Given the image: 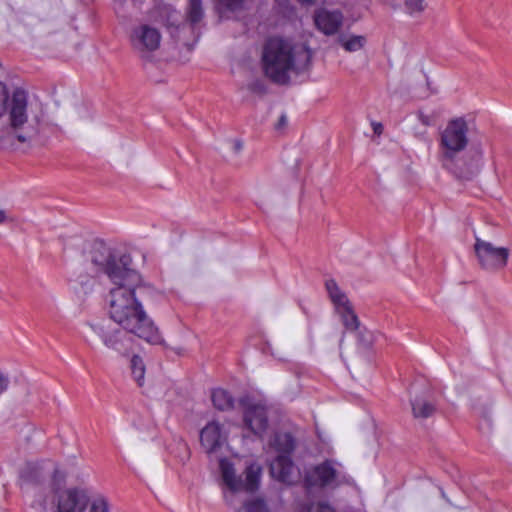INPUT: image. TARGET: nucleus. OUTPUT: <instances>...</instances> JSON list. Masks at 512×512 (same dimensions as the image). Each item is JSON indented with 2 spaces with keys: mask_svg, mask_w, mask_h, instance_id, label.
I'll use <instances>...</instances> for the list:
<instances>
[{
  "mask_svg": "<svg viewBox=\"0 0 512 512\" xmlns=\"http://www.w3.org/2000/svg\"><path fill=\"white\" fill-rule=\"evenodd\" d=\"M108 298V314L111 320L124 330L151 344H161L158 328L147 315L142 303L136 298V290L142 285L137 271L126 272L119 282H112Z\"/></svg>",
  "mask_w": 512,
  "mask_h": 512,
  "instance_id": "f257e3e1",
  "label": "nucleus"
},
{
  "mask_svg": "<svg viewBox=\"0 0 512 512\" xmlns=\"http://www.w3.org/2000/svg\"><path fill=\"white\" fill-rule=\"evenodd\" d=\"M311 51L304 46H294L283 38H270L262 51V67L265 75L275 83L286 84L292 71L308 67Z\"/></svg>",
  "mask_w": 512,
  "mask_h": 512,
  "instance_id": "f03ea898",
  "label": "nucleus"
},
{
  "mask_svg": "<svg viewBox=\"0 0 512 512\" xmlns=\"http://www.w3.org/2000/svg\"><path fill=\"white\" fill-rule=\"evenodd\" d=\"M65 470L51 459L29 461L20 471L21 486L34 490L26 512H47L49 495L66 483Z\"/></svg>",
  "mask_w": 512,
  "mask_h": 512,
  "instance_id": "7ed1b4c3",
  "label": "nucleus"
},
{
  "mask_svg": "<svg viewBox=\"0 0 512 512\" xmlns=\"http://www.w3.org/2000/svg\"><path fill=\"white\" fill-rule=\"evenodd\" d=\"M87 261L93 266L95 274L104 273L111 282H119L126 272H134L128 267L129 258H115L111 249L103 242H94L88 252Z\"/></svg>",
  "mask_w": 512,
  "mask_h": 512,
  "instance_id": "20e7f679",
  "label": "nucleus"
},
{
  "mask_svg": "<svg viewBox=\"0 0 512 512\" xmlns=\"http://www.w3.org/2000/svg\"><path fill=\"white\" fill-rule=\"evenodd\" d=\"M467 124L464 119L450 121L441 133L440 147L445 167L453 169V160L468 143Z\"/></svg>",
  "mask_w": 512,
  "mask_h": 512,
  "instance_id": "39448f33",
  "label": "nucleus"
},
{
  "mask_svg": "<svg viewBox=\"0 0 512 512\" xmlns=\"http://www.w3.org/2000/svg\"><path fill=\"white\" fill-rule=\"evenodd\" d=\"M89 503V489L83 486H62L49 495V508L55 512H85Z\"/></svg>",
  "mask_w": 512,
  "mask_h": 512,
  "instance_id": "423d86ee",
  "label": "nucleus"
},
{
  "mask_svg": "<svg viewBox=\"0 0 512 512\" xmlns=\"http://www.w3.org/2000/svg\"><path fill=\"white\" fill-rule=\"evenodd\" d=\"M346 482L343 467L336 461L327 460L307 470L305 483L309 487H335Z\"/></svg>",
  "mask_w": 512,
  "mask_h": 512,
  "instance_id": "0eeeda50",
  "label": "nucleus"
},
{
  "mask_svg": "<svg viewBox=\"0 0 512 512\" xmlns=\"http://www.w3.org/2000/svg\"><path fill=\"white\" fill-rule=\"evenodd\" d=\"M474 251L479 265L487 271L503 269L510 255L508 248L495 246L479 237H475Z\"/></svg>",
  "mask_w": 512,
  "mask_h": 512,
  "instance_id": "6e6552de",
  "label": "nucleus"
},
{
  "mask_svg": "<svg viewBox=\"0 0 512 512\" xmlns=\"http://www.w3.org/2000/svg\"><path fill=\"white\" fill-rule=\"evenodd\" d=\"M26 107V94L20 90L15 91L12 97L10 123L20 142H26L37 134V130L34 126L25 125L27 122Z\"/></svg>",
  "mask_w": 512,
  "mask_h": 512,
  "instance_id": "1a4fd4ad",
  "label": "nucleus"
},
{
  "mask_svg": "<svg viewBox=\"0 0 512 512\" xmlns=\"http://www.w3.org/2000/svg\"><path fill=\"white\" fill-rule=\"evenodd\" d=\"M130 42L134 50L146 54L157 50L161 43L159 30L149 24L135 26L130 34Z\"/></svg>",
  "mask_w": 512,
  "mask_h": 512,
  "instance_id": "9d476101",
  "label": "nucleus"
},
{
  "mask_svg": "<svg viewBox=\"0 0 512 512\" xmlns=\"http://www.w3.org/2000/svg\"><path fill=\"white\" fill-rule=\"evenodd\" d=\"M204 17L203 0H188L186 9V18L189 25H182L178 28L177 39L182 41V35L186 32H191L194 36L192 43L183 42L188 51H191L199 38V32L196 31V25L202 21Z\"/></svg>",
  "mask_w": 512,
  "mask_h": 512,
  "instance_id": "9b49d317",
  "label": "nucleus"
},
{
  "mask_svg": "<svg viewBox=\"0 0 512 512\" xmlns=\"http://www.w3.org/2000/svg\"><path fill=\"white\" fill-rule=\"evenodd\" d=\"M244 426L253 434L262 436L268 428L267 409L260 403L248 402L244 405Z\"/></svg>",
  "mask_w": 512,
  "mask_h": 512,
  "instance_id": "f8f14e48",
  "label": "nucleus"
},
{
  "mask_svg": "<svg viewBox=\"0 0 512 512\" xmlns=\"http://www.w3.org/2000/svg\"><path fill=\"white\" fill-rule=\"evenodd\" d=\"M344 16L339 10L318 9L314 14L317 29L327 36L338 33L343 25Z\"/></svg>",
  "mask_w": 512,
  "mask_h": 512,
  "instance_id": "ddd939ff",
  "label": "nucleus"
},
{
  "mask_svg": "<svg viewBox=\"0 0 512 512\" xmlns=\"http://www.w3.org/2000/svg\"><path fill=\"white\" fill-rule=\"evenodd\" d=\"M270 471L274 478L287 484L294 483L299 477V471L290 455H277L270 464Z\"/></svg>",
  "mask_w": 512,
  "mask_h": 512,
  "instance_id": "4468645a",
  "label": "nucleus"
},
{
  "mask_svg": "<svg viewBox=\"0 0 512 512\" xmlns=\"http://www.w3.org/2000/svg\"><path fill=\"white\" fill-rule=\"evenodd\" d=\"M200 441L205 450L211 453L226 441V433L219 422L211 421L201 430Z\"/></svg>",
  "mask_w": 512,
  "mask_h": 512,
  "instance_id": "2eb2a0df",
  "label": "nucleus"
},
{
  "mask_svg": "<svg viewBox=\"0 0 512 512\" xmlns=\"http://www.w3.org/2000/svg\"><path fill=\"white\" fill-rule=\"evenodd\" d=\"M95 333L102 339L107 348L122 351L125 334L118 329L100 325L93 326Z\"/></svg>",
  "mask_w": 512,
  "mask_h": 512,
  "instance_id": "dca6fc26",
  "label": "nucleus"
},
{
  "mask_svg": "<svg viewBox=\"0 0 512 512\" xmlns=\"http://www.w3.org/2000/svg\"><path fill=\"white\" fill-rule=\"evenodd\" d=\"M412 413L416 419H426L432 417L437 411V405L434 399L428 395L415 397L412 402Z\"/></svg>",
  "mask_w": 512,
  "mask_h": 512,
  "instance_id": "f3484780",
  "label": "nucleus"
},
{
  "mask_svg": "<svg viewBox=\"0 0 512 512\" xmlns=\"http://www.w3.org/2000/svg\"><path fill=\"white\" fill-rule=\"evenodd\" d=\"M221 474L226 486L233 492L242 490V481L235 474L233 464L223 458L219 462Z\"/></svg>",
  "mask_w": 512,
  "mask_h": 512,
  "instance_id": "a211bd4d",
  "label": "nucleus"
},
{
  "mask_svg": "<svg viewBox=\"0 0 512 512\" xmlns=\"http://www.w3.org/2000/svg\"><path fill=\"white\" fill-rule=\"evenodd\" d=\"M270 446L278 455H290L295 448V441L290 433L278 432Z\"/></svg>",
  "mask_w": 512,
  "mask_h": 512,
  "instance_id": "6ab92c4d",
  "label": "nucleus"
},
{
  "mask_svg": "<svg viewBox=\"0 0 512 512\" xmlns=\"http://www.w3.org/2000/svg\"><path fill=\"white\" fill-rule=\"evenodd\" d=\"M216 9L221 18H231L245 9V0H216Z\"/></svg>",
  "mask_w": 512,
  "mask_h": 512,
  "instance_id": "aec40b11",
  "label": "nucleus"
},
{
  "mask_svg": "<svg viewBox=\"0 0 512 512\" xmlns=\"http://www.w3.org/2000/svg\"><path fill=\"white\" fill-rule=\"evenodd\" d=\"M326 290L329 294L331 301L335 306V310L350 304L346 295L341 291L338 287L337 283L334 280L326 281Z\"/></svg>",
  "mask_w": 512,
  "mask_h": 512,
  "instance_id": "412c9836",
  "label": "nucleus"
},
{
  "mask_svg": "<svg viewBox=\"0 0 512 512\" xmlns=\"http://www.w3.org/2000/svg\"><path fill=\"white\" fill-rule=\"evenodd\" d=\"M261 476V467L257 464H251L246 469V478L242 482V489L246 491H254L258 488Z\"/></svg>",
  "mask_w": 512,
  "mask_h": 512,
  "instance_id": "4be33fe9",
  "label": "nucleus"
},
{
  "mask_svg": "<svg viewBox=\"0 0 512 512\" xmlns=\"http://www.w3.org/2000/svg\"><path fill=\"white\" fill-rule=\"evenodd\" d=\"M211 399L214 407L222 411L231 409L234 404L231 395L226 390L220 388L212 391Z\"/></svg>",
  "mask_w": 512,
  "mask_h": 512,
  "instance_id": "5701e85b",
  "label": "nucleus"
},
{
  "mask_svg": "<svg viewBox=\"0 0 512 512\" xmlns=\"http://www.w3.org/2000/svg\"><path fill=\"white\" fill-rule=\"evenodd\" d=\"M338 43L345 49L347 52H356L361 50L365 43L366 38L361 35H351L344 36L340 35L337 39Z\"/></svg>",
  "mask_w": 512,
  "mask_h": 512,
  "instance_id": "b1692460",
  "label": "nucleus"
},
{
  "mask_svg": "<svg viewBox=\"0 0 512 512\" xmlns=\"http://www.w3.org/2000/svg\"><path fill=\"white\" fill-rule=\"evenodd\" d=\"M336 312L340 315L343 325L347 330L355 331L358 329L359 320L356 314L354 313L351 304H348L337 309Z\"/></svg>",
  "mask_w": 512,
  "mask_h": 512,
  "instance_id": "393cba45",
  "label": "nucleus"
},
{
  "mask_svg": "<svg viewBox=\"0 0 512 512\" xmlns=\"http://www.w3.org/2000/svg\"><path fill=\"white\" fill-rule=\"evenodd\" d=\"M130 368L133 378L139 386H142L145 375V364L142 358L138 355H134L130 361Z\"/></svg>",
  "mask_w": 512,
  "mask_h": 512,
  "instance_id": "a878e982",
  "label": "nucleus"
},
{
  "mask_svg": "<svg viewBox=\"0 0 512 512\" xmlns=\"http://www.w3.org/2000/svg\"><path fill=\"white\" fill-rule=\"evenodd\" d=\"M427 6L426 0H404V10L411 17H420Z\"/></svg>",
  "mask_w": 512,
  "mask_h": 512,
  "instance_id": "bb28decb",
  "label": "nucleus"
},
{
  "mask_svg": "<svg viewBox=\"0 0 512 512\" xmlns=\"http://www.w3.org/2000/svg\"><path fill=\"white\" fill-rule=\"evenodd\" d=\"M472 162L467 167V174L472 175L481 167L482 153L480 150L470 152Z\"/></svg>",
  "mask_w": 512,
  "mask_h": 512,
  "instance_id": "cd10ccee",
  "label": "nucleus"
},
{
  "mask_svg": "<svg viewBox=\"0 0 512 512\" xmlns=\"http://www.w3.org/2000/svg\"><path fill=\"white\" fill-rule=\"evenodd\" d=\"M89 512H109V505L106 498L99 496L90 505Z\"/></svg>",
  "mask_w": 512,
  "mask_h": 512,
  "instance_id": "c85d7f7f",
  "label": "nucleus"
},
{
  "mask_svg": "<svg viewBox=\"0 0 512 512\" xmlns=\"http://www.w3.org/2000/svg\"><path fill=\"white\" fill-rule=\"evenodd\" d=\"M299 512H334V509L326 503H316L310 506H302Z\"/></svg>",
  "mask_w": 512,
  "mask_h": 512,
  "instance_id": "c756f323",
  "label": "nucleus"
},
{
  "mask_svg": "<svg viewBox=\"0 0 512 512\" xmlns=\"http://www.w3.org/2000/svg\"><path fill=\"white\" fill-rule=\"evenodd\" d=\"M245 512H270L262 500H253L245 504Z\"/></svg>",
  "mask_w": 512,
  "mask_h": 512,
  "instance_id": "7c9ffc66",
  "label": "nucleus"
},
{
  "mask_svg": "<svg viewBox=\"0 0 512 512\" xmlns=\"http://www.w3.org/2000/svg\"><path fill=\"white\" fill-rule=\"evenodd\" d=\"M8 99V90L6 86L0 82V116H2L7 110Z\"/></svg>",
  "mask_w": 512,
  "mask_h": 512,
  "instance_id": "2f4dec72",
  "label": "nucleus"
},
{
  "mask_svg": "<svg viewBox=\"0 0 512 512\" xmlns=\"http://www.w3.org/2000/svg\"><path fill=\"white\" fill-rule=\"evenodd\" d=\"M9 383L8 376L0 371V396L8 389Z\"/></svg>",
  "mask_w": 512,
  "mask_h": 512,
  "instance_id": "473e14b6",
  "label": "nucleus"
},
{
  "mask_svg": "<svg viewBox=\"0 0 512 512\" xmlns=\"http://www.w3.org/2000/svg\"><path fill=\"white\" fill-rule=\"evenodd\" d=\"M5 222H15V218L7 215L4 210L0 209V224Z\"/></svg>",
  "mask_w": 512,
  "mask_h": 512,
  "instance_id": "72a5a7b5",
  "label": "nucleus"
},
{
  "mask_svg": "<svg viewBox=\"0 0 512 512\" xmlns=\"http://www.w3.org/2000/svg\"><path fill=\"white\" fill-rule=\"evenodd\" d=\"M418 119H419V121H420L422 124H424V125H426V126H429V125L431 124L430 117H429V116H427V115H425V114H424V113H422V112H419V113H418Z\"/></svg>",
  "mask_w": 512,
  "mask_h": 512,
  "instance_id": "f704fd0d",
  "label": "nucleus"
},
{
  "mask_svg": "<svg viewBox=\"0 0 512 512\" xmlns=\"http://www.w3.org/2000/svg\"><path fill=\"white\" fill-rule=\"evenodd\" d=\"M373 131L376 135H381L383 132V125L379 122L372 123Z\"/></svg>",
  "mask_w": 512,
  "mask_h": 512,
  "instance_id": "c9c22d12",
  "label": "nucleus"
},
{
  "mask_svg": "<svg viewBox=\"0 0 512 512\" xmlns=\"http://www.w3.org/2000/svg\"><path fill=\"white\" fill-rule=\"evenodd\" d=\"M286 121H287V120H286V116L282 115V116L280 117L279 124H280V125H285V124H286Z\"/></svg>",
  "mask_w": 512,
  "mask_h": 512,
  "instance_id": "e433bc0d",
  "label": "nucleus"
},
{
  "mask_svg": "<svg viewBox=\"0 0 512 512\" xmlns=\"http://www.w3.org/2000/svg\"><path fill=\"white\" fill-rule=\"evenodd\" d=\"M270 353H271V355H272L273 357H275V358H277V359H279V360H285V358H284V357L276 356L272 351H271Z\"/></svg>",
  "mask_w": 512,
  "mask_h": 512,
  "instance_id": "4c0bfd02",
  "label": "nucleus"
},
{
  "mask_svg": "<svg viewBox=\"0 0 512 512\" xmlns=\"http://www.w3.org/2000/svg\"><path fill=\"white\" fill-rule=\"evenodd\" d=\"M302 3H313L315 0H299Z\"/></svg>",
  "mask_w": 512,
  "mask_h": 512,
  "instance_id": "58836bf2",
  "label": "nucleus"
}]
</instances>
